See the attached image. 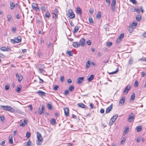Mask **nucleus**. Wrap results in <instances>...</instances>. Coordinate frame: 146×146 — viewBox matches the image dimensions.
<instances>
[{"label": "nucleus", "mask_w": 146, "mask_h": 146, "mask_svg": "<svg viewBox=\"0 0 146 146\" xmlns=\"http://www.w3.org/2000/svg\"><path fill=\"white\" fill-rule=\"evenodd\" d=\"M0 107L4 110L9 111L11 112H13L15 111L14 110L13 108L9 106H2L1 105Z\"/></svg>", "instance_id": "obj_1"}, {"label": "nucleus", "mask_w": 146, "mask_h": 146, "mask_svg": "<svg viewBox=\"0 0 146 146\" xmlns=\"http://www.w3.org/2000/svg\"><path fill=\"white\" fill-rule=\"evenodd\" d=\"M37 137V140L36 141V144L39 145L41 144L43 141V139L41 134L39 132L36 133Z\"/></svg>", "instance_id": "obj_2"}, {"label": "nucleus", "mask_w": 146, "mask_h": 146, "mask_svg": "<svg viewBox=\"0 0 146 146\" xmlns=\"http://www.w3.org/2000/svg\"><path fill=\"white\" fill-rule=\"evenodd\" d=\"M21 37L20 36L15 37L13 39H11V42L13 44H15V43H19L21 42Z\"/></svg>", "instance_id": "obj_3"}, {"label": "nucleus", "mask_w": 146, "mask_h": 146, "mask_svg": "<svg viewBox=\"0 0 146 146\" xmlns=\"http://www.w3.org/2000/svg\"><path fill=\"white\" fill-rule=\"evenodd\" d=\"M32 7L36 11L39 12L40 11V9L38 7V4L36 3H32Z\"/></svg>", "instance_id": "obj_4"}, {"label": "nucleus", "mask_w": 146, "mask_h": 146, "mask_svg": "<svg viewBox=\"0 0 146 146\" xmlns=\"http://www.w3.org/2000/svg\"><path fill=\"white\" fill-rule=\"evenodd\" d=\"M118 116L117 114H116L112 117L110 120L109 125H111L115 122Z\"/></svg>", "instance_id": "obj_5"}, {"label": "nucleus", "mask_w": 146, "mask_h": 146, "mask_svg": "<svg viewBox=\"0 0 146 146\" xmlns=\"http://www.w3.org/2000/svg\"><path fill=\"white\" fill-rule=\"evenodd\" d=\"M58 11L57 9H55L52 12V17L55 20L58 19Z\"/></svg>", "instance_id": "obj_6"}, {"label": "nucleus", "mask_w": 146, "mask_h": 146, "mask_svg": "<svg viewBox=\"0 0 146 146\" xmlns=\"http://www.w3.org/2000/svg\"><path fill=\"white\" fill-rule=\"evenodd\" d=\"M134 115L132 113H131L129 115V118L128 119L127 121L129 122H131L134 119Z\"/></svg>", "instance_id": "obj_7"}, {"label": "nucleus", "mask_w": 146, "mask_h": 146, "mask_svg": "<svg viewBox=\"0 0 146 146\" xmlns=\"http://www.w3.org/2000/svg\"><path fill=\"white\" fill-rule=\"evenodd\" d=\"M131 88V86L130 84H128L126 87L125 89L124 90L123 93L124 94H126L129 91Z\"/></svg>", "instance_id": "obj_8"}, {"label": "nucleus", "mask_w": 146, "mask_h": 146, "mask_svg": "<svg viewBox=\"0 0 146 146\" xmlns=\"http://www.w3.org/2000/svg\"><path fill=\"white\" fill-rule=\"evenodd\" d=\"M68 17L70 19H73L75 17L74 13L71 9L68 10Z\"/></svg>", "instance_id": "obj_9"}, {"label": "nucleus", "mask_w": 146, "mask_h": 146, "mask_svg": "<svg viewBox=\"0 0 146 146\" xmlns=\"http://www.w3.org/2000/svg\"><path fill=\"white\" fill-rule=\"evenodd\" d=\"M45 108V106L44 105L41 106V107L39 108L38 111L39 113L41 114L44 112Z\"/></svg>", "instance_id": "obj_10"}, {"label": "nucleus", "mask_w": 146, "mask_h": 146, "mask_svg": "<svg viewBox=\"0 0 146 146\" xmlns=\"http://www.w3.org/2000/svg\"><path fill=\"white\" fill-rule=\"evenodd\" d=\"M65 115L67 117L69 115V109L68 108H64V109Z\"/></svg>", "instance_id": "obj_11"}, {"label": "nucleus", "mask_w": 146, "mask_h": 146, "mask_svg": "<svg viewBox=\"0 0 146 146\" xmlns=\"http://www.w3.org/2000/svg\"><path fill=\"white\" fill-rule=\"evenodd\" d=\"M47 106L49 110H52L53 108V106H52V104L51 102H49L47 103Z\"/></svg>", "instance_id": "obj_12"}, {"label": "nucleus", "mask_w": 146, "mask_h": 146, "mask_svg": "<svg viewBox=\"0 0 146 146\" xmlns=\"http://www.w3.org/2000/svg\"><path fill=\"white\" fill-rule=\"evenodd\" d=\"M16 77L17 78L19 82H21L23 79V76L21 74H16Z\"/></svg>", "instance_id": "obj_13"}, {"label": "nucleus", "mask_w": 146, "mask_h": 146, "mask_svg": "<svg viewBox=\"0 0 146 146\" xmlns=\"http://www.w3.org/2000/svg\"><path fill=\"white\" fill-rule=\"evenodd\" d=\"M124 36V33H121L119 36L116 42L117 43H119L121 41V39L123 38Z\"/></svg>", "instance_id": "obj_14"}, {"label": "nucleus", "mask_w": 146, "mask_h": 146, "mask_svg": "<svg viewBox=\"0 0 146 146\" xmlns=\"http://www.w3.org/2000/svg\"><path fill=\"white\" fill-rule=\"evenodd\" d=\"M84 78L83 77H79L77 79V82L78 84H81L83 81Z\"/></svg>", "instance_id": "obj_15"}, {"label": "nucleus", "mask_w": 146, "mask_h": 146, "mask_svg": "<svg viewBox=\"0 0 146 146\" xmlns=\"http://www.w3.org/2000/svg\"><path fill=\"white\" fill-rule=\"evenodd\" d=\"M116 3V0H112L111 4V9L113 10H114L115 7Z\"/></svg>", "instance_id": "obj_16"}, {"label": "nucleus", "mask_w": 146, "mask_h": 146, "mask_svg": "<svg viewBox=\"0 0 146 146\" xmlns=\"http://www.w3.org/2000/svg\"><path fill=\"white\" fill-rule=\"evenodd\" d=\"M0 50H1L3 51H8L11 50V48H8L7 47V48L5 47H2L0 48Z\"/></svg>", "instance_id": "obj_17"}, {"label": "nucleus", "mask_w": 146, "mask_h": 146, "mask_svg": "<svg viewBox=\"0 0 146 146\" xmlns=\"http://www.w3.org/2000/svg\"><path fill=\"white\" fill-rule=\"evenodd\" d=\"M125 97H122L119 101V105L121 106L123 105L125 102Z\"/></svg>", "instance_id": "obj_18"}, {"label": "nucleus", "mask_w": 146, "mask_h": 146, "mask_svg": "<svg viewBox=\"0 0 146 146\" xmlns=\"http://www.w3.org/2000/svg\"><path fill=\"white\" fill-rule=\"evenodd\" d=\"M112 108V105H111L106 109V113H109L111 110Z\"/></svg>", "instance_id": "obj_19"}, {"label": "nucleus", "mask_w": 146, "mask_h": 146, "mask_svg": "<svg viewBox=\"0 0 146 146\" xmlns=\"http://www.w3.org/2000/svg\"><path fill=\"white\" fill-rule=\"evenodd\" d=\"M80 44L79 42H74L73 44V46L75 48H78L80 46Z\"/></svg>", "instance_id": "obj_20"}, {"label": "nucleus", "mask_w": 146, "mask_h": 146, "mask_svg": "<svg viewBox=\"0 0 146 146\" xmlns=\"http://www.w3.org/2000/svg\"><path fill=\"white\" fill-rule=\"evenodd\" d=\"M25 146H32V143L30 139L28 140L27 142L25 143Z\"/></svg>", "instance_id": "obj_21"}, {"label": "nucleus", "mask_w": 146, "mask_h": 146, "mask_svg": "<svg viewBox=\"0 0 146 146\" xmlns=\"http://www.w3.org/2000/svg\"><path fill=\"white\" fill-rule=\"evenodd\" d=\"M13 136L12 135H10L9 137V142L11 144H12L13 143Z\"/></svg>", "instance_id": "obj_22"}, {"label": "nucleus", "mask_w": 146, "mask_h": 146, "mask_svg": "<svg viewBox=\"0 0 146 146\" xmlns=\"http://www.w3.org/2000/svg\"><path fill=\"white\" fill-rule=\"evenodd\" d=\"M27 120H24L23 122L20 124V126L21 127H24L27 124Z\"/></svg>", "instance_id": "obj_23"}, {"label": "nucleus", "mask_w": 146, "mask_h": 146, "mask_svg": "<svg viewBox=\"0 0 146 146\" xmlns=\"http://www.w3.org/2000/svg\"><path fill=\"white\" fill-rule=\"evenodd\" d=\"M135 93H133L131 95L130 98V100L131 102H133L135 100Z\"/></svg>", "instance_id": "obj_24"}, {"label": "nucleus", "mask_w": 146, "mask_h": 146, "mask_svg": "<svg viewBox=\"0 0 146 146\" xmlns=\"http://www.w3.org/2000/svg\"><path fill=\"white\" fill-rule=\"evenodd\" d=\"M129 131V128L127 127L125 128V130L123 132V135H125L127 134Z\"/></svg>", "instance_id": "obj_25"}, {"label": "nucleus", "mask_w": 146, "mask_h": 146, "mask_svg": "<svg viewBox=\"0 0 146 146\" xmlns=\"http://www.w3.org/2000/svg\"><path fill=\"white\" fill-rule=\"evenodd\" d=\"M37 93H38L40 96H42V95L44 96L45 94V93L44 92L41 90H39L37 92Z\"/></svg>", "instance_id": "obj_26"}, {"label": "nucleus", "mask_w": 146, "mask_h": 146, "mask_svg": "<svg viewBox=\"0 0 146 146\" xmlns=\"http://www.w3.org/2000/svg\"><path fill=\"white\" fill-rule=\"evenodd\" d=\"M136 128L137 132H139L141 131L142 130V127L141 126L139 125V126H137L136 127Z\"/></svg>", "instance_id": "obj_27"}, {"label": "nucleus", "mask_w": 146, "mask_h": 146, "mask_svg": "<svg viewBox=\"0 0 146 146\" xmlns=\"http://www.w3.org/2000/svg\"><path fill=\"white\" fill-rule=\"evenodd\" d=\"M80 42L82 46L84 45L85 44V39L84 38H82L80 40Z\"/></svg>", "instance_id": "obj_28"}, {"label": "nucleus", "mask_w": 146, "mask_h": 146, "mask_svg": "<svg viewBox=\"0 0 146 146\" xmlns=\"http://www.w3.org/2000/svg\"><path fill=\"white\" fill-rule=\"evenodd\" d=\"M91 62V61L89 60H88L86 64V68H89L90 66Z\"/></svg>", "instance_id": "obj_29"}, {"label": "nucleus", "mask_w": 146, "mask_h": 146, "mask_svg": "<svg viewBox=\"0 0 146 146\" xmlns=\"http://www.w3.org/2000/svg\"><path fill=\"white\" fill-rule=\"evenodd\" d=\"M74 89V86L73 85L70 86L68 87V90L70 92H72Z\"/></svg>", "instance_id": "obj_30"}, {"label": "nucleus", "mask_w": 146, "mask_h": 146, "mask_svg": "<svg viewBox=\"0 0 146 146\" xmlns=\"http://www.w3.org/2000/svg\"><path fill=\"white\" fill-rule=\"evenodd\" d=\"M137 25V23L136 22H133L132 23L131 26L134 29H135Z\"/></svg>", "instance_id": "obj_31"}, {"label": "nucleus", "mask_w": 146, "mask_h": 146, "mask_svg": "<svg viewBox=\"0 0 146 146\" xmlns=\"http://www.w3.org/2000/svg\"><path fill=\"white\" fill-rule=\"evenodd\" d=\"M76 13L81 15L82 14V11L79 7H77L76 8Z\"/></svg>", "instance_id": "obj_32"}, {"label": "nucleus", "mask_w": 146, "mask_h": 146, "mask_svg": "<svg viewBox=\"0 0 146 146\" xmlns=\"http://www.w3.org/2000/svg\"><path fill=\"white\" fill-rule=\"evenodd\" d=\"M77 105L79 107L82 108H85V105L84 104L82 103H79L77 104Z\"/></svg>", "instance_id": "obj_33"}, {"label": "nucleus", "mask_w": 146, "mask_h": 146, "mask_svg": "<svg viewBox=\"0 0 146 146\" xmlns=\"http://www.w3.org/2000/svg\"><path fill=\"white\" fill-rule=\"evenodd\" d=\"M94 78V76L93 74L91 75L88 78L87 80L89 82H90Z\"/></svg>", "instance_id": "obj_34"}, {"label": "nucleus", "mask_w": 146, "mask_h": 146, "mask_svg": "<svg viewBox=\"0 0 146 146\" xmlns=\"http://www.w3.org/2000/svg\"><path fill=\"white\" fill-rule=\"evenodd\" d=\"M101 11H99L96 15V17L98 19H100L101 17Z\"/></svg>", "instance_id": "obj_35"}, {"label": "nucleus", "mask_w": 146, "mask_h": 146, "mask_svg": "<svg viewBox=\"0 0 146 146\" xmlns=\"http://www.w3.org/2000/svg\"><path fill=\"white\" fill-rule=\"evenodd\" d=\"M10 8L11 9H13L15 8V4L12 2H10Z\"/></svg>", "instance_id": "obj_36"}, {"label": "nucleus", "mask_w": 146, "mask_h": 146, "mask_svg": "<svg viewBox=\"0 0 146 146\" xmlns=\"http://www.w3.org/2000/svg\"><path fill=\"white\" fill-rule=\"evenodd\" d=\"M79 28V27L78 26H76L74 28V30L73 31V33H76L78 30Z\"/></svg>", "instance_id": "obj_37"}, {"label": "nucleus", "mask_w": 146, "mask_h": 146, "mask_svg": "<svg viewBox=\"0 0 146 146\" xmlns=\"http://www.w3.org/2000/svg\"><path fill=\"white\" fill-rule=\"evenodd\" d=\"M88 20L90 24H92L93 23V21L92 17H89Z\"/></svg>", "instance_id": "obj_38"}, {"label": "nucleus", "mask_w": 146, "mask_h": 146, "mask_svg": "<svg viewBox=\"0 0 146 146\" xmlns=\"http://www.w3.org/2000/svg\"><path fill=\"white\" fill-rule=\"evenodd\" d=\"M136 20L138 21H140L141 20V16L138 15L136 17Z\"/></svg>", "instance_id": "obj_39"}, {"label": "nucleus", "mask_w": 146, "mask_h": 146, "mask_svg": "<svg viewBox=\"0 0 146 146\" xmlns=\"http://www.w3.org/2000/svg\"><path fill=\"white\" fill-rule=\"evenodd\" d=\"M7 21L9 22L11 20L12 16L11 15H8L7 16Z\"/></svg>", "instance_id": "obj_40"}, {"label": "nucleus", "mask_w": 146, "mask_h": 146, "mask_svg": "<svg viewBox=\"0 0 146 146\" xmlns=\"http://www.w3.org/2000/svg\"><path fill=\"white\" fill-rule=\"evenodd\" d=\"M21 89V86L20 85H19V86H17V89L16 91L18 92H20Z\"/></svg>", "instance_id": "obj_41"}, {"label": "nucleus", "mask_w": 146, "mask_h": 146, "mask_svg": "<svg viewBox=\"0 0 146 146\" xmlns=\"http://www.w3.org/2000/svg\"><path fill=\"white\" fill-rule=\"evenodd\" d=\"M129 31L130 33H131L133 31V29H134L131 26L129 27Z\"/></svg>", "instance_id": "obj_42"}, {"label": "nucleus", "mask_w": 146, "mask_h": 146, "mask_svg": "<svg viewBox=\"0 0 146 146\" xmlns=\"http://www.w3.org/2000/svg\"><path fill=\"white\" fill-rule=\"evenodd\" d=\"M139 85V84L138 81L137 80H135L134 84V86L135 87H137Z\"/></svg>", "instance_id": "obj_43"}, {"label": "nucleus", "mask_w": 146, "mask_h": 146, "mask_svg": "<svg viewBox=\"0 0 146 146\" xmlns=\"http://www.w3.org/2000/svg\"><path fill=\"white\" fill-rule=\"evenodd\" d=\"M118 70H119V68H117L115 71H114V72H110L109 73V74H115L118 72Z\"/></svg>", "instance_id": "obj_44"}, {"label": "nucleus", "mask_w": 146, "mask_h": 146, "mask_svg": "<svg viewBox=\"0 0 146 146\" xmlns=\"http://www.w3.org/2000/svg\"><path fill=\"white\" fill-rule=\"evenodd\" d=\"M50 123L52 125L55 124L56 123V121L54 119L52 118L50 121Z\"/></svg>", "instance_id": "obj_45"}, {"label": "nucleus", "mask_w": 146, "mask_h": 146, "mask_svg": "<svg viewBox=\"0 0 146 146\" xmlns=\"http://www.w3.org/2000/svg\"><path fill=\"white\" fill-rule=\"evenodd\" d=\"M69 90H65L64 91V94L65 96H66L67 95H69Z\"/></svg>", "instance_id": "obj_46"}, {"label": "nucleus", "mask_w": 146, "mask_h": 146, "mask_svg": "<svg viewBox=\"0 0 146 146\" xmlns=\"http://www.w3.org/2000/svg\"><path fill=\"white\" fill-rule=\"evenodd\" d=\"M130 11L131 12H134L135 11V8L133 7H131L130 8Z\"/></svg>", "instance_id": "obj_47"}, {"label": "nucleus", "mask_w": 146, "mask_h": 146, "mask_svg": "<svg viewBox=\"0 0 146 146\" xmlns=\"http://www.w3.org/2000/svg\"><path fill=\"white\" fill-rule=\"evenodd\" d=\"M67 53L69 56H71L72 55L73 51H69L67 52Z\"/></svg>", "instance_id": "obj_48"}, {"label": "nucleus", "mask_w": 146, "mask_h": 146, "mask_svg": "<svg viewBox=\"0 0 146 146\" xmlns=\"http://www.w3.org/2000/svg\"><path fill=\"white\" fill-rule=\"evenodd\" d=\"M31 135L30 133L29 132H27L26 134V137L27 138H29L30 137Z\"/></svg>", "instance_id": "obj_49"}, {"label": "nucleus", "mask_w": 146, "mask_h": 146, "mask_svg": "<svg viewBox=\"0 0 146 146\" xmlns=\"http://www.w3.org/2000/svg\"><path fill=\"white\" fill-rule=\"evenodd\" d=\"M125 137L123 138L121 141V144H124L125 143Z\"/></svg>", "instance_id": "obj_50"}, {"label": "nucleus", "mask_w": 146, "mask_h": 146, "mask_svg": "<svg viewBox=\"0 0 146 146\" xmlns=\"http://www.w3.org/2000/svg\"><path fill=\"white\" fill-rule=\"evenodd\" d=\"M58 88V85H55V86L53 88V90H54V91H56L57 90Z\"/></svg>", "instance_id": "obj_51"}, {"label": "nucleus", "mask_w": 146, "mask_h": 146, "mask_svg": "<svg viewBox=\"0 0 146 146\" xmlns=\"http://www.w3.org/2000/svg\"><path fill=\"white\" fill-rule=\"evenodd\" d=\"M10 87V86L9 84H8L7 85H6L5 86V89L6 90H8L9 89Z\"/></svg>", "instance_id": "obj_52"}, {"label": "nucleus", "mask_w": 146, "mask_h": 146, "mask_svg": "<svg viewBox=\"0 0 146 146\" xmlns=\"http://www.w3.org/2000/svg\"><path fill=\"white\" fill-rule=\"evenodd\" d=\"M89 11L90 13H91V14H92L93 13L94 10L93 8H90Z\"/></svg>", "instance_id": "obj_53"}, {"label": "nucleus", "mask_w": 146, "mask_h": 146, "mask_svg": "<svg viewBox=\"0 0 146 146\" xmlns=\"http://www.w3.org/2000/svg\"><path fill=\"white\" fill-rule=\"evenodd\" d=\"M41 9L42 11L45 12L46 11V7L44 6H42L41 7Z\"/></svg>", "instance_id": "obj_54"}, {"label": "nucleus", "mask_w": 146, "mask_h": 146, "mask_svg": "<svg viewBox=\"0 0 146 146\" xmlns=\"http://www.w3.org/2000/svg\"><path fill=\"white\" fill-rule=\"evenodd\" d=\"M130 1L133 4H137V1L136 0H130Z\"/></svg>", "instance_id": "obj_55"}, {"label": "nucleus", "mask_w": 146, "mask_h": 146, "mask_svg": "<svg viewBox=\"0 0 146 146\" xmlns=\"http://www.w3.org/2000/svg\"><path fill=\"white\" fill-rule=\"evenodd\" d=\"M0 119L3 122L4 121L5 118L4 117L2 116L0 117Z\"/></svg>", "instance_id": "obj_56"}, {"label": "nucleus", "mask_w": 146, "mask_h": 146, "mask_svg": "<svg viewBox=\"0 0 146 146\" xmlns=\"http://www.w3.org/2000/svg\"><path fill=\"white\" fill-rule=\"evenodd\" d=\"M112 43L111 42H109L107 43V46H108L109 47L110 46H111L112 45Z\"/></svg>", "instance_id": "obj_57"}, {"label": "nucleus", "mask_w": 146, "mask_h": 146, "mask_svg": "<svg viewBox=\"0 0 146 146\" xmlns=\"http://www.w3.org/2000/svg\"><path fill=\"white\" fill-rule=\"evenodd\" d=\"M60 79L61 82H63L64 80V76H61Z\"/></svg>", "instance_id": "obj_58"}, {"label": "nucleus", "mask_w": 146, "mask_h": 146, "mask_svg": "<svg viewBox=\"0 0 146 146\" xmlns=\"http://www.w3.org/2000/svg\"><path fill=\"white\" fill-rule=\"evenodd\" d=\"M87 43L88 45H90L91 44V42L90 40H88L87 41Z\"/></svg>", "instance_id": "obj_59"}, {"label": "nucleus", "mask_w": 146, "mask_h": 146, "mask_svg": "<svg viewBox=\"0 0 146 146\" xmlns=\"http://www.w3.org/2000/svg\"><path fill=\"white\" fill-rule=\"evenodd\" d=\"M90 106L92 109H93L95 108L94 104L92 103H90Z\"/></svg>", "instance_id": "obj_60"}, {"label": "nucleus", "mask_w": 146, "mask_h": 146, "mask_svg": "<svg viewBox=\"0 0 146 146\" xmlns=\"http://www.w3.org/2000/svg\"><path fill=\"white\" fill-rule=\"evenodd\" d=\"M50 16V13L49 12H46V17H49Z\"/></svg>", "instance_id": "obj_61"}, {"label": "nucleus", "mask_w": 146, "mask_h": 146, "mask_svg": "<svg viewBox=\"0 0 146 146\" xmlns=\"http://www.w3.org/2000/svg\"><path fill=\"white\" fill-rule=\"evenodd\" d=\"M72 80L70 79H68L67 80L68 83L69 84H70L72 82Z\"/></svg>", "instance_id": "obj_62"}, {"label": "nucleus", "mask_w": 146, "mask_h": 146, "mask_svg": "<svg viewBox=\"0 0 146 146\" xmlns=\"http://www.w3.org/2000/svg\"><path fill=\"white\" fill-rule=\"evenodd\" d=\"M135 11H136L138 13H140V12L139 9L137 8H135Z\"/></svg>", "instance_id": "obj_63"}, {"label": "nucleus", "mask_w": 146, "mask_h": 146, "mask_svg": "<svg viewBox=\"0 0 146 146\" xmlns=\"http://www.w3.org/2000/svg\"><path fill=\"white\" fill-rule=\"evenodd\" d=\"M104 109L102 108L100 110V112L101 113H104Z\"/></svg>", "instance_id": "obj_64"}]
</instances>
